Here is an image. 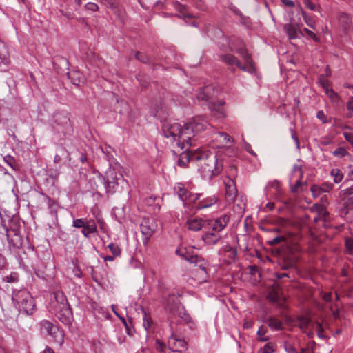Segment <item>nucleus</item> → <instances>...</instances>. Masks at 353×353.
I'll return each mask as SVG.
<instances>
[{
	"mask_svg": "<svg viewBox=\"0 0 353 353\" xmlns=\"http://www.w3.org/2000/svg\"><path fill=\"white\" fill-rule=\"evenodd\" d=\"M193 159H196L199 170L204 178L210 179L219 174L223 170L222 163L213 152L196 150Z\"/></svg>",
	"mask_w": 353,
	"mask_h": 353,
	"instance_id": "nucleus-1",
	"label": "nucleus"
},
{
	"mask_svg": "<svg viewBox=\"0 0 353 353\" xmlns=\"http://www.w3.org/2000/svg\"><path fill=\"white\" fill-rule=\"evenodd\" d=\"M102 177L107 195L121 192L124 185L127 184L123 176L122 167L119 163L110 165Z\"/></svg>",
	"mask_w": 353,
	"mask_h": 353,
	"instance_id": "nucleus-2",
	"label": "nucleus"
},
{
	"mask_svg": "<svg viewBox=\"0 0 353 353\" xmlns=\"http://www.w3.org/2000/svg\"><path fill=\"white\" fill-rule=\"evenodd\" d=\"M0 234L6 237L9 248L17 251L23 245V238L20 234V223L18 220L9 219L8 224L1 218Z\"/></svg>",
	"mask_w": 353,
	"mask_h": 353,
	"instance_id": "nucleus-3",
	"label": "nucleus"
},
{
	"mask_svg": "<svg viewBox=\"0 0 353 353\" xmlns=\"http://www.w3.org/2000/svg\"><path fill=\"white\" fill-rule=\"evenodd\" d=\"M161 128L164 137L171 142H176L181 150L192 145V143H189L188 140H185L186 139H183L182 136L185 132V124L182 126L178 123L165 121L162 123Z\"/></svg>",
	"mask_w": 353,
	"mask_h": 353,
	"instance_id": "nucleus-4",
	"label": "nucleus"
},
{
	"mask_svg": "<svg viewBox=\"0 0 353 353\" xmlns=\"http://www.w3.org/2000/svg\"><path fill=\"white\" fill-rule=\"evenodd\" d=\"M12 301L20 312L31 315L35 311L34 300L30 292L25 288L13 290Z\"/></svg>",
	"mask_w": 353,
	"mask_h": 353,
	"instance_id": "nucleus-5",
	"label": "nucleus"
},
{
	"mask_svg": "<svg viewBox=\"0 0 353 353\" xmlns=\"http://www.w3.org/2000/svg\"><path fill=\"white\" fill-rule=\"evenodd\" d=\"M208 125V121L200 118H194L192 121L185 123V132L183 134V139L191 143L192 139L198 133L204 131Z\"/></svg>",
	"mask_w": 353,
	"mask_h": 353,
	"instance_id": "nucleus-6",
	"label": "nucleus"
},
{
	"mask_svg": "<svg viewBox=\"0 0 353 353\" xmlns=\"http://www.w3.org/2000/svg\"><path fill=\"white\" fill-rule=\"evenodd\" d=\"M41 334L51 336L54 341L62 344L64 341V334L59 327L48 320L39 323Z\"/></svg>",
	"mask_w": 353,
	"mask_h": 353,
	"instance_id": "nucleus-7",
	"label": "nucleus"
},
{
	"mask_svg": "<svg viewBox=\"0 0 353 353\" xmlns=\"http://www.w3.org/2000/svg\"><path fill=\"white\" fill-rule=\"evenodd\" d=\"M235 51L241 56L245 62V71L250 74H254L256 72V67L254 61L252 59L251 54L249 53L248 50L245 46L242 43L240 46L235 49Z\"/></svg>",
	"mask_w": 353,
	"mask_h": 353,
	"instance_id": "nucleus-8",
	"label": "nucleus"
},
{
	"mask_svg": "<svg viewBox=\"0 0 353 353\" xmlns=\"http://www.w3.org/2000/svg\"><path fill=\"white\" fill-rule=\"evenodd\" d=\"M214 91L213 85H208L200 89L197 94V99L201 104H208L210 110H216L215 102L210 101L212 92Z\"/></svg>",
	"mask_w": 353,
	"mask_h": 353,
	"instance_id": "nucleus-9",
	"label": "nucleus"
},
{
	"mask_svg": "<svg viewBox=\"0 0 353 353\" xmlns=\"http://www.w3.org/2000/svg\"><path fill=\"white\" fill-rule=\"evenodd\" d=\"M157 225L152 219L144 218L140 224V229L143 236V242L144 245L148 243L150 238L154 232Z\"/></svg>",
	"mask_w": 353,
	"mask_h": 353,
	"instance_id": "nucleus-10",
	"label": "nucleus"
},
{
	"mask_svg": "<svg viewBox=\"0 0 353 353\" xmlns=\"http://www.w3.org/2000/svg\"><path fill=\"white\" fill-rule=\"evenodd\" d=\"M54 314L57 318L65 325L70 327L73 321V314L70 305L64 307L54 309Z\"/></svg>",
	"mask_w": 353,
	"mask_h": 353,
	"instance_id": "nucleus-11",
	"label": "nucleus"
},
{
	"mask_svg": "<svg viewBox=\"0 0 353 353\" xmlns=\"http://www.w3.org/2000/svg\"><path fill=\"white\" fill-rule=\"evenodd\" d=\"M182 306L179 297L174 294H170L166 300L165 308L170 317H175L176 314L179 310V307Z\"/></svg>",
	"mask_w": 353,
	"mask_h": 353,
	"instance_id": "nucleus-12",
	"label": "nucleus"
},
{
	"mask_svg": "<svg viewBox=\"0 0 353 353\" xmlns=\"http://www.w3.org/2000/svg\"><path fill=\"white\" fill-rule=\"evenodd\" d=\"M168 347L172 352H181L187 349V343L172 332L168 339Z\"/></svg>",
	"mask_w": 353,
	"mask_h": 353,
	"instance_id": "nucleus-13",
	"label": "nucleus"
},
{
	"mask_svg": "<svg viewBox=\"0 0 353 353\" xmlns=\"http://www.w3.org/2000/svg\"><path fill=\"white\" fill-rule=\"evenodd\" d=\"M225 188V198L229 202L234 201L237 196V189L235 181L231 177H226L224 179Z\"/></svg>",
	"mask_w": 353,
	"mask_h": 353,
	"instance_id": "nucleus-14",
	"label": "nucleus"
},
{
	"mask_svg": "<svg viewBox=\"0 0 353 353\" xmlns=\"http://www.w3.org/2000/svg\"><path fill=\"white\" fill-rule=\"evenodd\" d=\"M230 216L228 214H223L215 220H212L208 223L209 228L216 232L222 231L228 224Z\"/></svg>",
	"mask_w": 353,
	"mask_h": 353,
	"instance_id": "nucleus-15",
	"label": "nucleus"
},
{
	"mask_svg": "<svg viewBox=\"0 0 353 353\" xmlns=\"http://www.w3.org/2000/svg\"><path fill=\"white\" fill-rule=\"evenodd\" d=\"M189 148L190 146H185V148L183 149L185 151L181 152L179 157L177 165L181 168H186L189 162L196 163V159H193L195 150L192 151Z\"/></svg>",
	"mask_w": 353,
	"mask_h": 353,
	"instance_id": "nucleus-16",
	"label": "nucleus"
},
{
	"mask_svg": "<svg viewBox=\"0 0 353 353\" xmlns=\"http://www.w3.org/2000/svg\"><path fill=\"white\" fill-rule=\"evenodd\" d=\"M214 142H216V147L219 148H221L226 145L228 143L234 142L233 139L227 133L217 132L213 134Z\"/></svg>",
	"mask_w": 353,
	"mask_h": 353,
	"instance_id": "nucleus-17",
	"label": "nucleus"
},
{
	"mask_svg": "<svg viewBox=\"0 0 353 353\" xmlns=\"http://www.w3.org/2000/svg\"><path fill=\"white\" fill-rule=\"evenodd\" d=\"M298 322L300 328L304 332H307V335L310 337H312L314 334L312 329L314 327V324L316 321H312L310 318L306 316H301L298 319Z\"/></svg>",
	"mask_w": 353,
	"mask_h": 353,
	"instance_id": "nucleus-18",
	"label": "nucleus"
},
{
	"mask_svg": "<svg viewBox=\"0 0 353 353\" xmlns=\"http://www.w3.org/2000/svg\"><path fill=\"white\" fill-rule=\"evenodd\" d=\"M220 60L228 65H236L242 71H245V67L241 61L233 54H222L220 56Z\"/></svg>",
	"mask_w": 353,
	"mask_h": 353,
	"instance_id": "nucleus-19",
	"label": "nucleus"
},
{
	"mask_svg": "<svg viewBox=\"0 0 353 353\" xmlns=\"http://www.w3.org/2000/svg\"><path fill=\"white\" fill-rule=\"evenodd\" d=\"M204 223L201 218L191 216L188 219L185 225L189 230L198 232L202 229Z\"/></svg>",
	"mask_w": 353,
	"mask_h": 353,
	"instance_id": "nucleus-20",
	"label": "nucleus"
},
{
	"mask_svg": "<svg viewBox=\"0 0 353 353\" xmlns=\"http://www.w3.org/2000/svg\"><path fill=\"white\" fill-rule=\"evenodd\" d=\"M222 250L224 252V261L225 263L231 264L235 262L237 256V250L236 248H234L230 245H225L223 247Z\"/></svg>",
	"mask_w": 353,
	"mask_h": 353,
	"instance_id": "nucleus-21",
	"label": "nucleus"
},
{
	"mask_svg": "<svg viewBox=\"0 0 353 353\" xmlns=\"http://www.w3.org/2000/svg\"><path fill=\"white\" fill-rule=\"evenodd\" d=\"M54 301L52 302L53 309H57L58 307H64L70 305L68 299L61 291H57L54 293Z\"/></svg>",
	"mask_w": 353,
	"mask_h": 353,
	"instance_id": "nucleus-22",
	"label": "nucleus"
},
{
	"mask_svg": "<svg viewBox=\"0 0 353 353\" xmlns=\"http://www.w3.org/2000/svg\"><path fill=\"white\" fill-rule=\"evenodd\" d=\"M268 326L273 331L283 330V322L274 316L270 315L263 320Z\"/></svg>",
	"mask_w": 353,
	"mask_h": 353,
	"instance_id": "nucleus-23",
	"label": "nucleus"
},
{
	"mask_svg": "<svg viewBox=\"0 0 353 353\" xmlns=\"http://www.w3.org/2000/svg\"><path fill=\"white\" fill-rule=\"evenodd\" d=\"M338 21L345 32H348L352 27V17L346 12H340L338 16Z\"/></svg>",
	"mask_w": 353,
	"mask_h": 353,
	"instance_id": "nucleus-24",
	"label": "nucleus"
},
{
	"mask_svg": "<svg viewBox=\"0 0 353 353\" xmlns=\"http://www.w3.org/2000/svg\"><path fill=\"white\" fill-rule=\"evenodd\" d=\"M202 240L205 244L212 245L216 244L221 239V236L218 232H205L201 236Z\"/></svg>",
	"mask_w": 353,
	"mask_h": 353,
	"instance_id": "nucleus-25",
	"label": "nucleus"
},
{
	"mask_svg": "<svg viewBox=\"0 0 353 353\" xmlns=\"http://www.w3.org/2000/svg\"><path fill=\"white\" fill-rule=\"evenodd\" d=\"M217 201L218 197L216 195H212L203 199H201L197 203L196 208L197 210H200L210 208L214 204H215Z\"/></svg>",
	"mask_w": 353,
	"mask_h": 353,
	"instance_id": "nucleus-26",
	"label": "nucleus"
},
{
	"mask_svg": "<svg viewBox=\"0 0 353 353\" xmlns=\"http://www.w3.org/2000/svg\"><path fill=\"white\" fill-rule=\"evenodd\" d=\"M174 191L178 194L179 199L185 202L190 196V192L185 188L184 184L178 183L174 186Z\"/></svg>",
	"mask_w": 353,
	"mask_h": 353,
	"instance_id": "nucleus-27",
	"label": "nucleus"
},
{
	"mask_svg": "<svg viewBox=\"0 0 353 353\" xmlns=\"http://www.w3.org/2000/svg\"><path fill=\"white\" fill-rule=\"evenodd\" d=\"M97 225L93 220L86 221V223L83 226L81 232L85 237H89L90 234L95 233L97 232Z\"/></svg>",
	"mask_w": 353,
	"mask_h": 353,
	"instance_id": "nucleus-28",
	"label": "nucleus"
},
{
	"mask_svg": "<svg viewBox=\"0 0 353 353\" xmlns=\"http://www.w3.org/2000/svg\"><path fill=\"white\" fill-rule=\"evenodd\" d=\"M291 192L299 193L302 192L304 187L307 185V182H303L302 179L294 178L292 183H290Z\"/></svg>",
	"mask_w": 353,
	"mask_h": 353,
	"instance_id": "nucleus-29",
	"label": "nucleus"
},
{
	"mask_svg": "<svg viewBox=\"0 0 353 353\" xmlns=\"http://www.w3.org/2000/svg\"><path fill=\"white\" fill-rule=\"evenodd\" d=\"M283 30L287 33L290 39H294L298 37L299 30L294 25L292 19L290 22L283 26Z\"/></svg>",
	"mask_w": 353,
	"mask_h": 353,
	"instance_id": "nucleus-30",
	"label": "nucleus"
},
{
	"mask_svg": "<svg viewBox=\"0 0 353 353\" xmlns=\"http://www.w3.org/2000/svg\"><path fill=\"white\" fill-rule=\"evenodd\" d=\"M175 253L180 256L183 259L190 263H196V260L198 259L197 254H190L186 250H183L177 249L176 250Z\"/></svg>",
	"mask_w": 353,
	"mask_h": 353,
	"instance_id": "nucleus-31",
	"label": "nucleus"
},
{
	"mask_svg": "<svg viewBox=\"0 0 353 353\" xmlns=\"http://www.w3.org/2000/svg\"><path fill=\"white\" fill-rule=\"evenodd\" d=\"M69 79H71L72 83L74 85H79L84 81V77L83 74L78 71H72L68 73Z\"/></svg>",
	"mask_w": 353,
	"mask_h": 353,
	"instance_id": "nucleus-32",
	"label": "nucleus"
},
{
	"mask_svg": "<svg viewBox=\"0 0 353 353\" xmlns=\"http://www.w3.org/2000/svg\"><path fill=\"white\" fill-rule=\"evenodd\" d=\"M303 171L302 170V166L299 164H295L293 165L292 170V174L290 179V183H292L294 178L303 179Z\"/></svg>",
	"mask_w": 353,
	"mask_h": 353,
	"instance_id": "nucleus-33",
	"label": "nucleus"
},
{
	"mask_svg": "<svg viewBox=\"0 0 353 353\" xmlns=\"http://www.w3.org/2000/svg\"><path fill=\"white\" fill-rule=\"evenodd\" d=\"M268 298L270 302L276 303L279 307H283L284 305V299L277 292H270Z\"/></svg>",
	"mask_w": 353,
	"mask_h": 353,
	"instance_id": "nucleus-34",
	"label": "nucleus"
},
{
	"mask_svg": "<svg viewBox=\"0 0 353 353\" xmlns=\"http://www.w3.org/2000/svg\"><path fill=\"white\" fill-rule=\"evenodd\" d=\"M42 195L48 201V205L50 210V212L52 214H56L58 209V204L57 201L54 199H52L50 197L47 196L45 194H42Z\"/></svg>",
	"mask_w": 353,
	"mask_h": 353,
	"instance_id": "nucleus-35",
	"label": "nucleus"
},
{
	"mask_svg": "<svg viewBox=\"0 0 353 353\" xmlns=\"http://www.w3.org/2000/svg\"><path fill=\"white\" fill-rule=\"evenodd\" d=\"M4 162L8 164L13 170L17 171L19 167L15 159L11 155H6L3 157Z\"/></svg>",
	"mask_w": 353,
	"mask_h": 353,
	"instance_id": "nucleus-36",
	"label": "nucleus"
},
{
	"mask_svg": "<svg viewBox=\"0 0 353 353\" xmlns=\"http://www.w3.org/2000/svg\"><path fill=\"white\" fill-rule=\"evenodd\" d=\"M175 316H178V317L181 318L185 323H189L191 321L190 316L187 312V311L185 310V309L183 306H182L181 307H179V310L177 312Z\"/></svg>",
	"mask_w": 353,
	"mask_h": 353,
	"instance_id": "nucleus-37",
	"label": "nucleus"
},
{
	"mask_svg": "<svg viewBox=\"0 0 353 353\" xmlns=\"http://www.w3.org/2000/svg\"><path fill=\"white\" fill-rule=\"evenodd\" d=\"M268 330L266 327H263V325L261 326L258 331H257V336H258V341L265 342L269 341L270 337L265 336V334L267 333Z\"/></svg>",
	"mask_w": 353,
	"mask_h": 353,
	"instance_id": "nucleus-38",
	"label": "nucleus"
},
{
	"mask_svg": "<svg viewBox=\"0 0 353 353\" xmlns=\"http://www.w3.org/2000/svg\"><path fill=\"white\" fill-rule=\"evenodd\" d=\"M301 14H302V17L303 18L305 23L309 27H310L311 28L314 30L316 28V22H315L314 19L312 17L308 16L306 14V12L305 11H303V10H301Z\"/></svg>",
	"mask_w": 353,
	"mask_h": 353,
	"instance_id": "nucleus-39",
	"label": "nucleus"
},
{
	"mask_svg": "<svg viewBox=\"0 0 353 353\" xmlns=\"http://www.w3.org/2000/svg\"><path fill=\"white\" fill-rule=\"evenodd\" d=\"M330 173L331 175L334 177V181L336 183H339L343 180V174L339 169H332Z\"/></svg>",
	"mask_w": 353,
	"mask_h": 353,
	"instance_id": "nucleus-40",
	"label": "nucleus"
},
{
	"mask_svg": "<svg viewBox=\"0 0 353 353\" xmlns=\"http://www.w3.org/2000/svg\"><path fill=\"white\" fill-rule=\"evenodd\" d=\"M314 327L312 329V330H314L316 331L317 336L320 339H326L327 336L324 334V330H323L322 324L318 321H316V323L314 324Z\"/></svg>",
	"mask_w": 353,
	"mask_h": 353,
	"instance_id": "nucleus-41",
	"label": "nucleus"
},
{
	"mask_svg": "<svg viewBox=\"0 0 353 353\" xmlns=\"http://www.w3.org/2000/svg\"><path fill=\"white\" fill-rule=\"evenodd\" d=\"M276 347L277 346L274 343L270 342L266 343L261 351L262 353H274Z\"/></svg>",
	"mask_w": 353,
	"mask_h": 353,
	"instance_id": "nucleus-42",
	"label": "nucleus"
},
{
	"mask_svg": "<svg viewBox=\"0 0 353 353\" xmlns=\"http://www.w3.org/2000/svg\"><path fill=\"white\" fill-rule=\"evenodd\" d=\"M134 58L143 63H150V58L144 53L140 52H134Z\"/></svg>",
	"mask_w": 353,
	"mask_h": 353,
	"instance_id": "nucleus-43",
	"label": "nucleus"
},
{
	"mask_svg": "<svg viewBox=\"0 0 353 353\" xmlns=\"http://www.w3.org/2000/svg\"><path fill=\"white\" fill-rule=\"evenodd\" d=\"M3 281L7 283H16L19 281V274L17 272H12L10 274L3 277Z\"/></svg>",
	"mask_w": 353,
	"mask_h": 353,
	"instance_id": "nucleus-44",
	"label": "nucleus"
},
{
	"mask_svg": "<svg viewBox=\"0 0 353 353\" xmlns=\"http://www.w3.org/2000/svg\"><path fill=\"white\" fill-rule=\"evenodd\" d=\"M108 248L110 249L112 255H114V256L117 257L121 255V250L118 245L111 243L108 245Z\"/></svg>",
	"mask_w": 353,
	"mask_h": 353,
	"instance_id": "nucleus-45",
	"label": "nucleus"
},
{
	"mask_svg": "<svg viewBox=\"0 0 353 353\" xmlns=\"http://www.w3.org/2000/svg\"><path fill=\"white\" fill-rule=\"evenodd\" d=\"M173 4V6L174 8L177 10L179 11L180 13L183 14V17H192L191 15L190 14H185V6L181 4L180 3H179L178 1H174L172 3Z\"/></svg>",
	"mask_w": 353,
	"mask_h": 353,
	"instance_id": "nucleus-46",
	"label": "nucleus"
},
{
	"mask_svg": "<svg viewBox=\"0 0 353 353\" xmlns=\"http://www.w3.org/2000/svg\"><path fill=\"white\" fill-rule=\"evenodd\" d=\"M310 190L312 193V195L314 196V197H316L318 196L319 195H320L322 192H325L326 190L322 188V187H320L317 185H313L311 186V188H310Z\"/></svg>",
	"mask_w": 353,
	"mask_h": 353,
	"instance_id": "nucleus-47",
	"label": "nucleus"
},
{
	"mask_svg": "<svg viewBox=\"0 0 353 353\" xmlns=\"http://www.w3.org/2000/svg\"><path fill=\"white\" fill-rule=\"evenodd\" d=\"M196 262L194 263L195 265L198 266L200 269L203 271H206V267L208 265V262L203 259L201 256H198V259H196Z\"/></svg>",
	"mask_w": 353,
	"mask_h": 353,
	"instance_id": "nucleus-48",
	"label": "nucleus"
},
{
	"mask_svg": "<svg viewBox=\"0 0 353 353\" xmlns=\"http://www.w3.org/2000/svg\"><path fill=\"white\" fill-rule=\"evenodd\" d=\"M281 260H282L283 261H286L287 263H290V261L291 262V261H293L294 265L296 266L298 258L294 254L288 253V254L283 255V256L282 257V259Z\"/></svg>",
	"mask_w": 353,
	"mask_h": 353,
	"instance_id": "nucleus-49",
	"label": "nucleus"
},
{
	"mask_svg": "<svg viewBox=\"0 0 353 353\" xmlns=\"http://www.w3.org/2000/svg\"><path fill=\"white\" fill-rule=\"evenodd\" d=\"M321 84L325 94L328 92V91L332 90L331 83L329 80L325 78L321 79Z\"/></svg>",
	"mask_w": 353,
	"mask_h": 353,
	"instance_id": "nucleus-50",
	"label": "nucleus"
},
{
	"mask_svg": "<svg viewBox=\"0 0 353 353\" xmlns=\"http://www.w3.org/2000/svg\"><path fill=\"white\" fill-rule=\"evenodd\" d=\"M327 96L330 99L332 102L337 103L340 101V97L338 95V94L333 90L328 91V92L326 94Z\"/></svg>",
	"mask_w": 353,
	"mask_h": 353,
	"instance_id": "nucleus-51",
	"label": "nucleus"
},
{
	"mask_svg": "<svg viewBox=\"0 0 353 353\" xmlns=\"http://www.w3.org/2000/svg\"><path fill=\"white\" fill-rule=\"evenodd\" d=\"M279 265L282 270H288L295 267V265H294L293 261H291V262L290 261V263H287L286 261L281 260Z\"/></svg>",
	"mask_w": 353,
	"mask_h": 353,
	"instance_id": "nucleus-52",
	"label": "nucleus"
},
{
	"mask_svg": "<svg viewBox=\"0 0 353 353\" xmlns=\"http://www.w3.org/2000/svg\"><path fill=\"white\" fill-rule=\"evenodd\" d=\"M345 248L349 254L353 253V239L346 238L345 240Z\"/></svg>",
	"mask_w": 353,
	"mask_h": 353,
	"instance_id": "nucleus-53",
	"label": "nucleus"
},
{
	"mask_svg": "<svg viewBox=\"0 0 353 353\" xmlns=\"http://www.w3.org/2000/svg\"><path fill=\"white\" fill-rule=\"evenodd\" d=\"M347 152L343 148H338L333 152V155L337 157H343L347 154Z\"/></svg>",
	"mask_w": 353,
	"mask_h": 353,
	"instance_id": "nucleus-54",
	"label": "nucleus"
},
{
	"mask_svg": "<svg viewBox=\"0 0 353 353\" xmlns=\"http://www.w3.org/2000/svg\"><path fill=\"white\" fill-rule=\"evenodd\" d=\"M86 219H74L73 220V222H72V225L74 227V228H83V226L85 225V224L86 223Z\"/></svg>",
	"mask_w": 353,
	"mask_h": 353,
	"instance_id": "nucleus-55",
	"label": "nucleus"
},
{
	"mask_svg": "<svg viewBox=\"0 0 353 353\" xmlns=\"http://www.w3.org/2000/svg\"><path fill=\"white\" fill-rule=\"evenodd\" d=\"M286 239L283 236H279L276 237H274L271 241H269V244L270 245H276L279 244L281 242L285 241Z\"/></svg>",
	"mask_w": 353,
	"mask_h": 353,
	"instance_id": "nucleus-56",
	"label": "nucleus"
},
{
	"mask_svg": "<svg viewBox=\"0 0 353 353\" xmlns=\"http://www.w3.org/2000/svg\"><path fill=\"white\" fill-rule=\"evenodd\" d=\"M201 194H192L190 192V196L188 197V200L186 201L192 203H196L197 201H199L201 200Z\"/></svg>",
	"mask_w": 353,
	"mask_h": 353,
	"instance_id": "nucleus-57",
	"label": "nucleus"
},
{
	"mask_svg": "<svg viewBox=\"0 0 353 353\" xmlns=\"http://www.w3.org/2000/svg\"><path fill=\"white\" fill-rule=\"evenodd\" d=\"M274 276L277 281L282 280L284 278L291 279L290 274L285 273V272H283V273L275 272Z\"/></svg>",
	"mask_w": 353,
	"mask_h": 353,
	"instance_id": "nucleus-58",
	"label": "nucleus"
},
{
	"mask_svg": "<svg viewBox=\"0 0 353 353\" xmlns=\"http://www.w3.org/2000/svg\"><path fill=\"white\" fill-rule=\"evenodd\" d=\"M85 8L86 10H90V11H92V12H95V11H97L99 10L98 5L94 3H92V2L88 3L85 6Z\"/></svg>",
	"mask_w": 353,
	"mask_h": 353,
	"instance_id": "nucleus-59",
	"label": "nucleus"
},
{
	"mask_svg": "<svg viewBox=\"0 0 353 353\" xmlns=\"http://www.w3.org/2000/svg\"><path fill=\"white\" fill-rule=\"evenodd\" d=\"M101 2L110 8H115L117 7L114 0H101Z\"/></svg>",
	"mask_w": 353,
	"mask_h": 353,
	"instance_id": "nucleus-60",
	"label": "nucleus"
},
{
	"mask_svg": "<svg viewBox=\"0 0 353 353\" xmlns=\"http://www.w3.org/2000/svg\"><path fill=\"white\" fill-rule=\"evenodd\" d=\"M303 4L305 7L311 10H316V5L311 0H303Z\"/></svg>",
	"mask_w": 353,
	"mask_h": 353,
	"instance_id": "nucleus-61",
	"label": "nucleus"
},
{
	"mask_svg": "<svg viewBox=\"0 0 353 353\" xmlns=\"http://www.w3.org/2000/svg\"><path fill=\"white\" fill-rule=\"evenodd\" d=\"M143 314H144V316H143V325L145 327V328L146 330H148L149 327H150V319L147 316V314H146V312L143 310Z\"/></svg>",
	"mask_w": 353,
	"mask_h": 353,
	"instance_id": "nucleus-62",
	"label": "nucleus"
},
{
	"mask_svg": "<svg viewBox=\"0 0 353 353\" xmlns=\"http://www.w3.org/2000/svg\"><path fill=\"white\" fill-rule=\"evenodd\" d=\"M156 348L157 350L163 352L165 350V344L164 343L160 341L159 340H157L156 341Z\"/></svg>",
	"mask_w": 353,
	"mask_h": 353,
	"instance_id": "nucleus-63",
	"label": "nucleus"
},
{
	"mask_svg": "<svg viewBox=\"0 0 353 353\" xmlns=\"http://www.w3.org/2000/svg\"><path fill=\"white\" fill-rule=\"evenodd\" d=\"M303 31L307 34V35H308L310 37L312 38L314 41H318L317 37L312 30H309L307 28H305L303 29Z\"/></svg>",
	"mask_w": 353,
	"mask_h": 353,
	"instance_id": "nucleus-64",
	"label": "nucleus"
}]
</instances>
